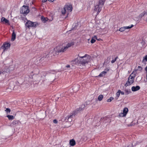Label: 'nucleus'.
Masks as SVG:
<instances>
[{"instance_id":"nucleus-1","label":"nucleus","mask_w":147,"mask_h":147,"mask_svg":"<svg viewBox=\"0 0 147 147\" xmlns=\"http://www.w3.org/2000/svg\"><path fill=\"white\" fill-rule=\"evenodd\" d=\"M78 56V57L72 61L73 64L84 65L88 63L90 61V57L88 54H86L82 56H80L79 54Z\"/></svg>"},{"instance_id":"nucleus-2","label":"nucleus","mask_w":147,"mask_h":147,"mask_svg":"<svg viewBox=\"0 0 147 147\" xmlns=\"http://www.w3.org/2000/svg\"><path fill=\"white\" fill-rule=\"evenodd\" d=\"M74 45L73 42H71L68 43L65 46L61 48V49L56 48L55 50L56 54L58 55L60 53L63 52L65 51L69 47Z\"/></svg>"},{"instance_id":"nucleus-3","label":"nucleus","mask_w":147,"mask_h":147,"mask_svg":"<svg viewBox=\"0 0 147 147\" xmlns=\"http://www.w3.org/2000/svg\"><path fill=\"white\" fill-rule=\"evenodd\" d=\"M106 0H99L98 4L95 6L94 11H97V14H98L101 10L102 8L104 5V3Z\"/></svg>"},{"instance_id":"nucleus-4","label":"nucleus","mask_w":147,"mask_h":147,"mask_svg":"<svg viewBox=\"0 0 147 147\" xmlns=\"http://www.w3.org/2000/svg\"><path fill=\"white\" fill-rule=\"evenodd\" d=\"M136 76V74H133V72L131 74L128 78V80L125 84V86L127 87L132 84L134 82V78Z\"/></svg>"},{"instance_id":"nucleus-5","label":"nucleus","mask_w":147,"mask_h":147,"mask_svg":"<svg viewBox=\"0 0 147 147\" xmlns=\"http://www.w3.org/2000/svg\"><path fill=\"white\" fill-rule=\"evenodd\" d=\"M25 25L26 28H30V27L36 28L38 24L37 22L28 20L25 24Z\"/></svg>"},{"instance_id":"nucleus-6","label":"nucleus","mask_w":147,"mask_h":147,"mask_svg":"<svg viewBox=\"0 0 147 147\" xmlns=\"http://www.w3.org/2000/svg\"><path fill=\"white\" fill-rule=\"evenodd\" d=\"M29 11L28 6H27L24 5L20 9L21 13L26 15L28 13Z\"/></svg>"},{"instance_id":"nucleus-7","label":"nucleus","mask_w":147,"mask_h":147,"mask_svg":"<svg viewBox=\"0 0 147 147\" xmlns=\"http://www.w3.org/2000/svg\"><path fill=\"white\" fill-rule=\"evenodd\" d=\"M76 112V111H74L69 115L67 117H66L65 119V120L66 121L71 122L72 120V118L74 117L77 115V113H75Z\"/></svg>"},{"instance_id":"nucleus-8","label":"nucleus","mask_w":147,"mask_h":147,"mask_svg":"<svg viewBox=\"0 0 147 147\" xmlns=\"http://www.w3.org/2000/svg\"><path fill=\"white\" fill-rule=\"evenodd\" d=\"M10 47V45L9 43L5 42L3 44L2 46L0 48L1 50L3 49V51H5V50L7 49Z\"/></svg>"},{"instance_id":"nucleus-9","label":"nucleus","mask_w":147,"mask_h":147,"mask_svg":"<svg viewBox=\"0 0 147 147\" xmlns=\"http://www.w3.org/2000/svg\"><path fill=\"white\" fill-rule=\"evenodd\" d=\"M133 26L134 25L132 24L130 26H128L123 27L120 28L119 30L121 32H123L124 31L125 29L131 28L133 27Z\"/></svg>"},{"instance_id":"nucleus-10","label":"nucleus","mask_w":147,"mask_h":147,"mask_svg":"<svg viewBox=\"0 0 147 147\" xmlns=\"http://www.w3.org/2000/svg\"><path fill=\"white\" fill-rule=\"evenodd\" d=\"M66 9L69 12H71L72 11V7L71 5H65V6Z\"/></svg>"},{"instance_id":"nucleus-11","label":"nucleus","mask_w":147,"mask_h":147,"mask_svg":"<svg viewBox=\"0 0 147 147\" xmlns=\"http://www.w3.org/2000/svg\"><path fill=\"white\" fill-rule=\"evenodd\" d=\"M140 89V87L138 86H133L131 87L132 91L133 92H135L139 90Z\"/></svg>"},{"instance_id":"nucleus-12","label":"nucleus","mask_w":147,"mask_h":147,"mask_svg":"<svg viewBox=\"0 0 147 147\" xmlns=\"http://www.w3.org/2000/svg\"><path fill=\"white\" fill-rule=\"evenodd\" d=\"M1 22H4L5 24H9V21L5 18L2 17L1 19Z\"/></svg>"},{"instance_id":"nucleus-13","label":"nucleus","mask_w":147,"mask_h":147,"mask_svg":"<svg viewBox=\"0 0 147 147\" xmlns=\"http://www.w3.org/2000/svg\"><path fill=\"white\" fill-rule=\"evenodd\" d=\"M16 34L14 32V30H13V33L12 35V37L11 38V40L14 41L16 38Z\"/></svg>"},{"instance_id":"nucleus-14","label":"nucleus","mask_w":147,"mask_h":147,"mask_svg":"<svg viewBox=\"0 0 147 147\" xmlns=\"http://www.w3.org/2000/svg\"><path fill=\"white\" fill-rule=\"evenodd\" d=\"M69 144L70 146H73L76 144L75 141L74 139H72L70 140Z\"/></svg>"},{"instance_id":"nucleus-15","label":"nucleus","mask_w":147,"mask_h":147,"mask_svg":"<svg viewBox=\"0 0 147 147\" xmlns=\"http://www.w3.org/2000/svg\"><path fill=\"white\" fill-rule=\"evenodd\" d=\"M66 9L65 7L61 9V12L63 15H65L66 13Z\"/></svg>"},{"instance_id":"nucleus-16","label":"nucleus","mask_w":147,"mask_h":147,"mask_svg":"<svg viewBox=\"0 0 147 147\" xmlns=\"http://www.w3.org/2000/svg\"><path fill=\"white\" fill-rule=\"evenodd\" d=\"M128 109L126 107H125L124 108V109H123V113H124L126 116V115L127 114L128 111Z\"/></svg>"},{"instance_id":"nucleus-17","label":"nucleus","mask_w":147,"mask_h":147,"mask_svg":"<svg viewBox=\"0 0 147 147\" xmlns=\"http://www.w3.org/2000/svg\"><path fill=\"white\" fill-rule=\"evenodd\" d=\"M107 73V72L105 71H103L101 72L100 74L98 76V77H103L105 76V74Z\"/></svg>"},{"instance_id":"nucleus-18","label":"nucleus","mask_w":147,"mask_h":147,"mask_svg":"<svg viewBox=\"0 0 147 147\" xmlns=\"http://www.w3.org/2000/svg\"><path fill=\"white\" fill-rule=\"evenodd\" d=\"M78 23H75L72 26V29H76L77 28Z\"/></svg>"},{"instance_id":"nucleus-19","label":"nucleus","mask_w":147,"mask_h":147,"mask_svg":"<svg viewBox=\"0 0 147 147\" xmlns=\"http://www.w3.org/2000/svg\"><path fill=\"white\" fill-rule=\"evenodd\" d=\"M41 20L43 22L45 23L47 21L48 18H45L44 16H42L41 18Z\"/></svg>"},{"instance_id":"nucleus-20","label":"nucleus","mask_w":147,"mask_h":147,"mask_svg":"<svg viewBox=\"0 0 147 147\" xmlns=\"http://www.w3.org/2000/svg\"><path fill=\"white\" fill-rule=\"evenodd\" d=\"M49 56L47 54V55H44L42 57L40 60L41 61L44 60L45 59H46Z\"/></svg>"},{"instance_id":"nucleus-21","label":"nucleus","mask_w":147,"mask_h":147,"mask_svg":"<svg viewBox=\"0 0 147 147\" xmlns=\"http://www.w3.org/2000/svg\"><path fill=\"white\" fill-rule=\"evenodd\" d=\"M7 117L10 120H12L14 119V117L13 115H8L7 116Z\"/></svg>"},{"instance_id":"nucleus-22","label":"nucleus","mask_w":147,"mask_h":147,"mask_svg":"<svg viewBox=\"0 0 147 147\" xmlns=\"http://www.w3.org/2000/svg\"><path fill=\"white\" fill-rule=\"evenodd\" d=\"M103 95H102V94L100 95H99L98 96V100L100 101H101V100H102V99H103Z\"/></svg>"},{"instance_id":"nucleus-23","label":"nucleus","mask_w":147,"mask_h":147,"mask_svg":"<svg viewBox=\"0 0 147 147\" xmlns=\"http://www.w3.org/2000/svg\"><path fill=\"white\" fill-rule=\"evenodd\" d=\"M125 94L126 95H127L128 94L131 93V91L130 89H129V90L125 89Z\"/></svg>"},{"instance_id":"nucleus-24","label":"nucleus","mask_w":147,"mask_h":147,"mask_svg":"<svg viewBox=\"0 0 147 147\" xmlns=\"http://www.w3.org/2000/svg\"><path fill=\"white\" fill-rule=\"evenodd\" d=\"M147 14V12H144L143 13H141L140 15H139V17H143L144 15L145 14Z\"/></svg>"},{"instance_id":"nucleus-25","label":"nucleus","mask_w":147,"mask_h":147,"mask_svg":"<svg viewBox=\"0 0 147 147\" xmlns=\"http://www.w3.org/2000/svg\"><path fill=\"white\" fill-rule=\"evenodd\" d=\"M82 110H81V109L80 108V107L79 108L77 109L74 111H76V112L75 113H77V114H78L79 113H80V112L82 111Z\"/></svg>"},{"instance_id":"nucleus-26","label":"nucleus","mask_w":147,"mask_h":147,"mask_svg":"<svg viewBox=\"0 0 147 147\" xmlns=\"http://www.w3.org/2000/svg\"><path fill=\"white\" fill-rule=\"evenodd\" d=\"M86 106L84 104H82L80 106V108L81 109V110L83 111L85 108Z\"/></svg>"},{"instance_id":"nucleus-27","label":"nucleus","mask_w":147,"mask_h":147,"mask_svg":"<svg viewBox=\"0 0 147 147\" xmlns=\"http://www.w3.org/2000/svg\"><path fill=\"white\" fill-rule=\"evenodd\" d=\"M142 69V68L141 67L138 66V69H135V71H137L138 70L139 71H141Z\"/></svg>"},{"instance_id":"nucleus-28","label":"nucleus","mask_w":147,"mask_h":147,"mask_svg":"<svg viewBox=\"0 0 147 147\" xmlns=\"http://www.w3.org/2000/svg\"><path fill=\"white\" fill-rule=\"evenodd\" d=\"M147 61V55H146L143 57L142 62L144 63V62Z\"/></svg>"},{"instance_id":"nucleus-29","label":"nucleus","mask_w":147,"mask_h":147,"mask_svg":"<svg viewBox=\"0 0 147 147\" xmlns=\"http://www.w3.org/2000/svg\"><path fill=\"white\" fill-rule=\"evenodd\" d=\"M114 98L112 97H110V98L109 99H108L107 101L108 102H111L112 100H113Z\"/></svg>"},{"instance_id":"nucleus-30","label":"nucleus","mask_w":147,"mask_h":147,"mask_svg":"<svg viewBox=\"0 0 147 147\" xmlns=\"http://www.w3.org/2000/svg\"><path fill=\"white\" fill-rule=\"evenodd\" d=\"M118 58V57L117 56L115 59H113L111 61V63H114L117 60V59Z\"/></svg>"},{"instance_id":"nucleus-31","label":"nucleus","mask_w":147,"mask_h":147,"mask_svg":"<svg viewBox=\"0 0 147 147\" xmlns=\"http://www.w3.org/2000/svg\"><path fill=\"white\" fill-rule=\"evenodd\" d=\"M119 116L121 117H123L125 116V115L123 113H119Z\"/></svg>"},{"instance_id":"nucleus-32","label":"nucleus","mask_w":147,"mask_h":147,"mask_svg":"<svg viewBox=\"0 0 147 147\" xmlns=\"http://www.w3.org/2000/svg\"><path fill=\"white\" fill-rule=\"evenodd\" d=\"M5 111L7 113H9L11 111L10 109L8 108H7L5 110Z\"/></svg>"},{"instance_id":"nucleus-33","label":"nucleus","mask_w":147,"mask_h":147,"mask_svg":"<svg viewBox=\"0 0 147 147\" xmlns=\"http://www.w3.org/2000/svg\"><path fill=\"white\" fill-rule=\"evenodd\" d=\"M120 94V92L119 91V90L116 93V96L117 98L119 97Z\"/></svg>"},{"instance_id":"nucleus-34","label":"nucleus","mask_w":147,"mask_h":147,"mask_svg":"<svg viewBox=\"0 0 147 147\" xmlns=\"http://www.w3.org/2000/svg\"><path fill=\"white\" fill-rule=\"evenodd\" d=\"M96 41L95 40L92 38L90 42L92 43H93Z\"/></svg>"},{"instance_id":"nucleus-35","label":"nucleus","mask_w":147,"mask_h":147,"mask_svg":"<svg viewBox=\"0 0 147 147\" xmlns=\"http://www.w3.org/2000/svg\"><path fill=\"white\" fill-rule=\"evenodd\" d=\"M18 121H14L12 122V124L14 125L18 124Z\"/></svg>"},{"instance_id":"nucleus-36","label":"nucleus","mask_w":147,"mask_h":147,"mask_svg":"<svg viewBox=\"0 0 147 147\" xmlns=\"http://www.w3.org/2000/svg\"><path fill=\"white\" fill-rule=\"evenodd\" d=\"M134 145H136L135 143L134 142H133L132 144H129L128 146L127 147H132V146H133Z\"/></svg>"},{"instance_id":"nucleus-37","label":"nucleus","mask_w":147,"mask_h":147,"mask_svg":"<svg viewBox=\"0 0 147 147\" xmlns=\"http://www.w3.org/2000/svg\"><path fill=\"white\" fill-rule=\"evenodd\" d=\"M53 122L54 123H55V124H57V123H58V121H57V120L56 119H54L53 120Z\"/></svg>"},{"instance_id":"nucleus-38","label":"nucleus","mask_w":147,"mask_h":147,"mask_svg":"<svg viewBox=\"0 0 147 147\" xmlns=\"http://www.w3.org/2000/svg\"><path fill=\"white\" fill-rule=\"evenodd\" d=\"M135 125V124L134 123H133V122H132L131 124H130L129 125H128V126H133Z\"/></svg>"},{"instance_id":"nucleus-39","label":"nucleus","mask_w":147,"mask_h":147,"mask_svg":"<svg viewBox=\"0 0 147 147\" xmlns=\"http://www.w3.org/2000/svg\"><path fill=\"white\" fill-rule=\"evenodd\" d=\"M119 91L120 92V93H121V94L124 95V93L123 92L121 91L120 90H119Z\"/></svg>"},{"instance_id":"nucleus-40","label":"nucleus","mask_w":147,"mask_h":147,"mask_svg":"<svg viewBox=\"0 0 147 147\" xmlns=\"http://www.w3.org/2000/svg\"><path fill=\"white\" fill-rule=\"evenodd\" d=\"M66 67L67 68L69 67H70V65H67L66 66Z\"/></svg>"},{"instance_id":"nucleus-41","label":"nucleus","mask_w":147,"mask_h":147,"mask_svg":"<svg viewBox=\"0 0 147 147\" xmlns=\"http://www.w3.org/2000/svg\"><path fill=\"white\" fill-rule=\"evenodd\" d=\"M145 70L146 71H147V65L146 67L145 68Z\"/></svg>"},{"instance_id":"nucleus-42","label":"nucleus","mask_w":147,"mask_h":147,"mask_svg":"<svg viewBox=\"0 0 147 147\" xmlns=\"http://www.w3.org/2000/svg\"><path fill=\"white\" fill-rule=\"evenodd\" d=\"M49 1H51L52 2H53L54 1V0H48Z\"/></svg>"},{"instance_id":"nucleus-43","label":"nucleus","mask_w":147,"mask_h":147,"mask_svg":"<svg viewBox=\"0 0 147 147\" xmlns=\"http://www.w3.org/2000/svg\"><path fill=\"white\" fill-rule=\"evenodd\" d=\"M94 38H96V39H97V36H94Z\"/></svg>"},{"instance_id":"nucleus-44","label":"nucleus","mask_w":147,"mask_h":147,"mask_svg":"<svg viewBox=\"0 0 147 147\" xmlns=\"http://www.w3.org/2000/svg\"><path fill=\"white\" fill-rule=\"evenodd\" d=\"M144 82H147V81H146V80H144Z\"/></svg>"},{"instance_id":"nucleus-45","label":"nucleus","mask_w":147,"mask_h":147,"mask_svg":"<svg viewBox=\"0 0 147 147\" xmlns=\"http://www.w3.org/2000/svg\"><path fill=\"white\" fill-rule=\"evenodd\" d=\"M37 70L38 71V73H39V71H38V69H37Z\"/></svg>"},{"instance_id":"nucleus-46","label":"nucleus","mask_w":147,"mask_h":147,"mask_svg":"<svg viewBox=\"0 0 147 147\" xmlns=\"http://www.w3.org/2000/svg\"><path fill=\"white\" fill-rule=\"evenodd\" d=\"M146 79H147V74H146Z\"/></svg>"},{"instance_id":"nucleus-47","label":"nucleus","mask_w":147,"mask_h":147,"mask_svg":"<svg viewBox=\"0 0 147 147\" xmlns=\"http://www.w3.org/2000/svg\"><path fill=\"white\" fill-rule=\"evenodd\" d=\"M68 14H67V16L65 17V18H66L68 16Z\"/></svg>"},{"instance_id":"nucleus-48","label":"nucleus","mask_w":147,"mask_h":147,"mask_svg":"<svg viewBox=\"0 0 147 147\" xmlns=\"http://www.w3.org/2000/svg\"><path fill=\"white\" fill-rule=\"evenodd\" d=\"M1 74V72L0 71V74Z\"/></svg>"}]
</instances>
